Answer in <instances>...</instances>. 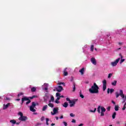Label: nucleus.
<instances>
[{
	"instance_id": "1",
	"label": "nucleus",
	"mask_w": 126,
	"mask_h": 126,
	"mask_svg": "<svg viewBox=\"0 0 126 126\" xmlns=\"http://www.w3.org/2000/svg\"><path fill=\"white\" fill-rule=\"evenodd\" d=\"M89 91L91 94H98L99 93V87L96 83H94L91 88L89 89Z\"/></svg>"
},
{
	"instance_id": "2",
	"label": "nucleus",
	"mask_w": 126,
	"mask_h": 126,
	"mask_svg": "<svg viewBox=\"0 0 126 126\" xmlns=\"http://www.w3.org/2000/svg\"><path fill=\"white\" fill-rule=\"evenodd\" d=\"M97 112L98 114H100L101 117H104L105 116V112H106V108L104 106H98L97 107Z\"/></svg>"
},
{
	"instance_id": "3",
	"label": "nucleus",
	"mask_w": 126,
	"mask_h": 126,
	"mask_svg": "<svg viewBox=\"0 0 126 126\" xmlns=\"http://www.w3.org/2000/svg\"><path fill=\"white\" fill-rule=\"evenodd\" d=\"M18 115L20 116V117L18 119L19 121H21L22 122L27 121V117L23 116V113H22V112H19Z\"/></svg>"
},
{
	"instance_id": "4",
	"label": "nucleus",
	"mask_w": 126,
	"mask_h": 126,
	"mask_svg": "<svg viewBox=\"0 0 126 126\" xmlns=\"http://www.w3.org/2000/svg\"><path fill=\"white\" fill-rule=\"evenodd\" d=\"M121 61V58H119L117 59L114 62H111L110 64L111 66L113 67H115V66H117L118 65V63H119V62Z\"/></svg>"
},
{
	"instance_id": "5",
	"label": "nucleus",
	"mask_w": 126,
	"mask_h": 126,
	"mask_svg": "<svg viewBox=\"0 0 126 126\" xmlns=\"http://www.w3.org/2000/svg\"><path fill=\"white\" fill-rule=\"evenodd\" d=\"M116 98H119V97L121 96L122 99H125V94H124V92H123V90H122L120 91V94H119L118 92H116Z\"/></svg>"
},
{
	"instance_id": "6",
	"label": "nucleus",
	"mask_w": 126,
	"mask_h": 126,
	"mask_svg": "<svg viewBox=\"0 0 126 126\" xmlns=\"http://www.w3.org/2000/svg\"><path fill=\"white\" fill-rule=\"evenodd\" d=\"M36 107V103L34 102L32 103V105L30 107V110L31 112H36V109H34Z\"/></svg>"
},
{
	"instance_id": "7",
	"label": "nucleus",
	"mask_w": 126,
	"mask_h": 126,
	"mask_svg": "<svg viewBox=\"0 0 126 126\" xmlns=\"http://www.w3.org/2000/svg\"><path fill=\"white\" fill-rule=\"evenodd\" d=\"M59 113V108H54L53 109V111L51 112V114L52 116H55V115H57Z\"/></svg>"
},
{
	"instance_id": "8",
	"label": "nucleus",
	"mask_w": 126,
	"mask_h": 126,
	"mask_svg": "<svg viewBox=\"0 0 126 126\" xmlns=\"http://www.w3.org/2000/svg\"><path fill=\"white\" fill-rule=\"evenodd\" d=\"M102 84H103V91H105L107 88V81L106 80H104L102 81Z\"/></svg>"
},
{
	"instance_id": "9",
	"label": "nucleus",
	"mask_w": 126,
	"mask_h": 126,
	"mask_svg": "<svg viewBox=\"0 0 126 126\" xmlns=\"http://www.w3.org/2000/svg\"><path fill=\"white\" fill-rule=\"evenodd\" d=\"M48 87H49V84L45 83L42 86V89L46 91V92H48Z\"/></svg>"
},
{
	"instance_id": "10",
	"label": "nucleus",
	"mask_w": 126,
	"mask_h": 126,
	"mask_svg": "<svg viewBox=\"0 0 126 126\" xmlns=\"http://www.w3.org/2000/svg\"><path fill=\"white\" fill-rule=\"evenodd\" d=\"M91 62L94 65H96L97 64V61H96V59L94 57L91 58Z\"/></svg>"
},
{
	"instance_id": "11",
	"label": "nucleus",
	"mask_w": 126,
	"mask_h": 126,
	"mask_svg": "<svg viewBox=\"0 0 126 126\" xmlns=\"http://www.w3.org/2000/svg\"><path fill=\"white\" fill-rule=\"evenodd\" d=\"M56 89L57 92H62V91H63V87L62 86H59L57 88H56Z\"/></svg>"
},
{
	"instance_id": "12",
	"label": "nucleus",
	"mask_w": 126,
	"mask_h": 126,
	"mask_svg": "<svg viewBox=\"0 0 126 126\" xmlns=\"http://www.w3.org/2000/svg\"><path fill=\"white\" fill-rule=\"evenodd\" d=\"M49 96H50V94H49V93H45V96L44 97V100L45 101H47V100L49 99Z\"/></svg>"
},
{
	"instance_id": "13",
	"label": "nucleus",
	"mask_w": 126,
	"mask_h": 126,
	"mask_svg": "<svg viewBox=\"0 0 126 126\" xmlns=\"http://www.w3.org/2000/svg\"><path fill=\"white\" fill-rule=\"evenodd\" d=\"M29 98L26 96H24V97L22 98V104L25 102V101H28Z\"/></svg>"
},
{
	"instance_id": "14",
	"label": "nucleus",
	"mask_w": 126,
	"mask_h": 126,
	"mask_svg": "<svg viewBox=\"0 0 126 126\" xmlns=\"http://www.w3.org/2000/svg\"><path fill=\"white\" fill-rule=\"evenodd\" d=\"M10 105V103H7V104H3V110H6L8 107Z\"/></svg>"
},
{
	"instance_id": "15",
	"label": "nucleus",
	"mask_w": 126,
	"mask_h": 126,
	"mask_svg": "<svg viewBox=\"0 0 126 126\" xmlns=\"http://www.w3.org/2000/svg\"><path fill=\"white\" fill-rule=\"evenodd\" d=\"M69 104H70V107H73V106L75 105V101H74V100H71Z\"/></svg>"
},
{
	"instance_id": "16",
	"label": "nucleus",
	"mask_w": 126,
	"mask_h": 126,
	"mask_svg": "<svg viewBox=\"0 0 126 126\" xmlns=\"http://www.w3.org/2000/svg\"><path fill=\"white\" fill-rule=\"evenodd\" d=\"M67 69V68H65L63 71V75L64 76H67L68 73L67 72V71H66V69Z\"/></svg>"
},
{
	"instance_id": "17",
	"label": "nucleus",
	"mask_w": 126,
	"mask_h": 126,
	"mask_svg": "<svg viewBox=\"0 0 126 126\" xmlns=\"http://www.w3.org/2000/svg\"><path fill=\"white\" fill-rule=\"evenodd\" d=\"M84 68H82L81 69L79 70V72H80L81 75H83L84 74V70H85Z\"/></svg>"
},
{
	"instance_id": "18",
	"label": "nucleus",
	"mask_w": 126,
	"mask_h": 126,
	"mask_svg": "<svg viewBox=\"0 0 126 126\" xmlns=\"http://www.w3.org/2000/svg\"><path fill=\"white\" fill-rule=\"evenodd\" d=\"M56 95V97H57L56 100L59 101V100H60V99H61V97H60V95H61V94H60L59 93H57Z\"/></svg>"
},
{
	"instance_id": "19",
	"label": "nucleus",
	"mask_w": 126,
	"mask_h": 126,
	"mask_svg": "<svg viewBox=\"0 0 126 126\" xmlns=\"http://www.w3.org/2000/svg\"><path fill=\"white\" fill-rule=\"evenodd\" d=\"M48 106L51 108H54V104H53L52 102H51V100L49 101Z\"/></svg>"
},
{
	"instance_id": "20",
	"label": "nucleus",
	"mask_w": 126,
	"mask_h": 126,
	"mask_svg": "<svg viewBox=\"0 0 126 126\" xmlns=\"http://www.w3.org/2000/svg\"><path fill=\"white\" fill-rule=\"evenodd\" d=\"M48 109V105H44L42 108V111L44 112Z\"/></svg>"
},
{
	"instance_id": "21",
	"label": "nucleus",
	"mask_w": 126,
	"mask_h": 126,
	"mask_svg": "<svg viewBox=\"0 0 126 126\" xmlns=\"http://www.w3.org/2000/svg\"><path fill=\"white\" fill-rule=\"evenodd\" d=\"M10 123H11V124H12V125H15L16 124V121H15V120H11L10 121Z\"/></svg>"
},
{
	"instance_id": "22",
	"label": "nucleus",
	"mask_w": 126,
	"mask_h": 126,
	"mask_svg": "<svg viewBox=\"0 0 126 126\" xmlns=\"http://www.w3.org/2000/svg\"><path fill=\"white\" fill-rule=\"evenodd\" d=\"M63 106L64 108H67V107L68 106V103L67 102H64Z\"/></svg>"
},
{
	"instance_id": "23",
	"label": "nucleus",
	"mask_w": 126,
	"mask_h": 126,
	"mask_svg": "<svg viewBox=\"0 0 126 126\" xmlns=\"http://www.w3.org/2000/svg\"><path fill=\"white\" fill-rule=\"evenodd\" d=\"M112 85L113 86H116L117 85V81L115 80L113 82L111 83Z\"/></svg>"
},
{
	"instance_id": "24",
	"label": "nucleus",
	"mask_w": 126,
	"mask_h": 126,
	"mask_svg": "<svg viewBox=\"0 0 126 126\" xmlns=\"http://www.w3.org/2000/svg\"><path fill=\"white\" fill-rule=\"evenodd\" d=\"M51 102H54L55 101V98L54 97V96L51 95V99L50 100Z\"/></svg>"
},
{
	"instance_id": "25",
	"label": "nucleus",
	"mask_w": 126,
	"mask_h": 126,
	"mask_svg": "<svg viewBox=\"0 0 126 126\" xmlns=\"http://www.w3.org/2000/svg\"><path fill=\"white\" fill-rule=\"evenodd\" d=\"M31 91L32 92H35V91H36V87H32V88Z\"/></svg>"
},
{
	"instance_id": "26",
	"label": "nucleus",
	"mask_w": 126,
	"mask_h": 126,
	"mask_svg": "<svg viewBox=\"0 0 126 126\" xmlns=\"http://www.w3.org/2000/svg\"><path fill=\"white\" fill-rule=\"evenodd\" d=\"M91 52H93V51H94V45H92L91 46Z\"/></svg>"
},
{
	"instance_id": "27",
	"label": "nucleus",
	"mask_w": 126,
	"mask_h": 126,
	"mask_svg": "<svg viewBox=\"0 0 126 126\" xmlns=\"http://www.w3.org/2000/svg\"><path fill=\"white\" fill-rule=\"evenodd\" d=\"M114 109L115 111H118L119 110V105H115Z\"/></svg>"
},
{
	"instance_id": "28",
	"label": "nucleus",
	"mask_w": 126,
	"mask_h": 126,
	"mask_svg": "<svg viewBox=\"0 0 126 126\" xmlns=\"http://www.w3.org/2000/svg\"><path fill=\"white\" fill-rule=\"evenodd\" d=\"M116 115H117V113L116 112H114L112 115V119H115L116 118Z\"/></svg>"
},
{
	"instance_id": "29",
	"label": "nucleus",
	"mask_w": 126,
	"mask_h": 126,
	"mask_svg": "<svg viewBox=\"0 0 126 126\" xmlns=\"http://www.w3.org/2000/svg\"><path fill=\"white\" fill-rule=\"evenodd\" d=\"M125 61H126L125 59H121V60H120V63L121 64H122V63H123L124 62H125Z\"/></svg>"
},
{
	"instance_id": "30",
	"label": "nucleus",
	"mask_w": 126,
	"mask_h": 126,
	"mask_svg": "<svg viewBox=\"0 0 126 126\" xmlns=\"http://www.w3.org/2000/svg\"><path fill=\"white\" fill-rule=\"evenodd\" d=\"M96 108H94V110H90V112L91 113H95V112H96Z\"/></svg>"
},
{
	"instance_id": "31",
	"label": "nucleus",
	"mask_w": 126,
	"mask_h": 126,
	"mask_svg": "<svg viewBox=\"0 0 126 126\" xmlns=\"http://www.w3.org/2000/svg\"><path fill=\"white\" fill-rule=\"evenodd\" d=\"M113 75L112 73H109L108 74V78H111L112 77V76Z\"/></svg>"
},
{
	"instance_id": "32",
	"label": "nucleus",
	"mask_w": 126,
	"mask_h": 126,
	"mask_svg": "<svg viewBox=\"0 0 126 126\" xmlns=\"http://www.w3.org/2000/svg\"><path fill=\"white\" fill-rule=\"evenodd\" d=\"M46 125L47 126H49V123H48V122H49V121H50V120L49 119V118H46Z\"/></svg>"
},
{
	"instance_id": "33",
	"label": "nucleus",
	"mask_w": 126,
	"mask_h": 126,
	"mask_svg": "<svg viewBox=\"0 0 126 126\" xmlns=\"http://www.w3.org/2000/svg\"><path fill=\"white\" fill-rule=\"evenodd\" d=\"M70 116L71 117H75V115L73 113H70Z\"/></svg>"
},
{
	"instance_id": "34",
	"label": "nucleus",
	"mask_w": 126,
	"mask_h": 126,
	"mask_svg": "<svg viewBox=\"0 0 126 126\" xmlns=\"http://www.w3.org/2000/svg\"><path fill=\"white\" fill-rule=\"evenodd\" d=\"M22 95H23V93H20L18 94V97H19V96H22Z\"/></svg>"
},
{
	"instance_id": "35",
	"label": "nucleus",
	"mask_w": 126,
	"mask_h": 126,
	"mask_svg": "<svg viewBox=\"0 0 126 126\" xmlns=\"http://www.w3.org/2000/svg\"><path fill=\"white\" fill-rule=\"evenodd\" d=\"M66 101H68L69 102V103H70L71 101V100H70V99L68 97H67L66 98Z\"/></svg>"
},
{
	"instance_id": "36",
	"label": "nucleus",
	"mask_w": 126,
	"mask_h": 126,
	"mask_svg": "<svg viewBox=\"0 0 126 126\" xmlns=\"http://www.w3.org/2000/svg\"><path fill=\"white\" fill-rule=\"evenodd\" d=\"M30 103H31V100L29 99L28 101L26 102V105H28V104H30Z\"/></svg>"
},
{
	"instance_id": "37",
	"label": "nucleus",
	"mask_w": 126,
	"mask_h": 126,
	"mask_svg": "<svg viewBox=\"0 0 126 126\" xmlns=\"http://www.w3.org/2000/svg\"><path fill=\"white\" fill-rule=\"evenodd\" d=\"M63 124L64 126H67V123L65 122H63Z\"/></svg>"
},
{
	"instance_id": "38",
	"label": "nucleus",
	"mask_w": 126,
	"mask_h": 126,
	"mask_svg": "<svg viewBox=\"0 0 126 126\" xmlns=\"http://www.w3.org/2000/svg\"><path fill=\"white\" fill-rule=\"evenodd\" d=\"M80 96L81 98H84V95H83L82 94H81V93L80 94Z\"/></svg>"
},
{
	"instance_id": "39",
	"label": "nucleus",
	"mask_w": 126,
	"mask_h": 126,
	"mask_svg": "<svg viewBox=\"0 0 126 126\" xmlns=\"http://www.w3.org/2000/svg\"><path fill=\"white\" fill-rule=\"evenodd\" d=\"M44 120H45V117L42 116V117L41 118V122H43V121H44Z\"/></svg>"
},
{
	"instance_id": "40",
	"label": "nucleus",
	"mask_w": 126,
	"mask_h": 126,
	"mask_svg": "<svg viewBox=\"0 0 126 126\" xmlns=\"http://www.w3.org/2000/svg\"><path fill=\"white\" fill-rule=\"evenodd\" d=\"M58 84L59 85H62V84H63V85H64V83H63V82H59Z\"/></svg>"
},
{
	"instance_id": "41",
	"label": "nucleus",
	"mask_w": 126,
	"mask_h": 126,
	"mask_svg": "<svg viewBox=\"0 0 126 126\" xmlns=\"http://www.w3.org/2000/svg\"><path fill=\"white\" fill-rule=\"evenodd\" d=\"M72 123H73V124H75V123H76V121L74 119H72Z\"/></svg>"
},
{
	"instance_id": "42",
	"label": "nucleus",
	"mask_w": 126,
	"mask_h": 126,
	"mask_svg": "<svg viewBox=\"0 0 126 126\" xmlns=\"http://www.w3.org/2000/svg\"><path fill=\"white\" fill-rule=\"evenodd\" d=\"M55 103H56V104H59L60 101L58 100L57 99H56Z\"/></svg>"
},
{
	"instance_id": "43",
	"label": "nucleus",
	"mask_w": 126,
	"mask_h": 126,
	"mask_svg": "<svg viewBox=\"0 0 126 126\" xmlns=\"http://www.w3.org/2000/svg\"><path fill=\"white\" fill-rule=\"evenodd\" d=\"M106 110H107V111H110V110H111V106H109L106 108Z\"/></svg>"
},
{
	"instance_id": "44",
	"label": "nucleus",
	"mask_w": 126,
	"mask_h": 126,
	"mask_svg": "<svg viewBox=\"0 0 126 126\" xmlns=\"http://www.w3.org/2000/svg\"><path fill=\"white\" fill-rule=\"evenodd\" d=\"M74 87H73V92H74V91H75V84H74Z\"/></svg>"
},
{
	"instance_id": "45",
	"label": "nucleus",
	"mask_w": 126,
	"mask_h": 126,
	"mask_svg": "<svg viewBox=\"0 0 126 126\" xmlns=\"http://www.w3.org/2000/svg\"><path fill=\"white\" fill-rule=\"evenodd\" d=\"M114 89H110V93L111 94H112V93H113V92H114Z\"/></svg>"
},
{
	"instance_id": "46",
	"label": "nucleus",
	"mask_w": 126,
	"mask_h": 126,
	"mask_svg": "<svg viewBox=\"0 0 126 126\" xmlns=\"http://www.w3.org/2000/svg\"><path fill=\"white\" fill-rule=\"evenodd\" d=\"M119 56L120 57V58H119L120 59H123V55H122V54H120Z\"/></svg>"
},
{
	"instance_id": "47",
	"label": "nucleus",
	"mask_w": 126,
	"mask_h": 126,
	"mask_svg": "<svg viewBox=\"0 0 126 126\" xmlns=\"http://www.w3.org/2000/svg\"><path fill=\"white\" fill-rule=\"evenodd\" d=\"M126 107L125 106H124L123 108H122L123 111H125V110H126Z\"/></svg>"
},
{
	"instance_id": "48",
	"label": "nucleus",
	"mask_w": 126,
	"mask_h": 126,
	"mask_svg": "<svg viewBox=\"0 0 126 126\" xmlns=\"http://www.w3.org/2000/svg\"><path fill=\"white\" fill-rule=\"evenodd\" d=\"M86 48H87V45H85L84 47H83V49L84 50V49H86Z\"/></svg>"
},
{
	"instance_id": "49",
	"label": "nucleus",
	"mask_w": 126,
	"mask_h": 126,
	"mask_svg": "<svg viewBox=\"0 0 126 126\" xmlns=\"http://www.w3.org/2000/svg\"><path fill=\"white\" fill-rule=\"evenodd\" d=\"M84 126V124L81 123V124H79L78 126Z\"/></svg>"
},
{
	"instance_id": "50",
	"label": "nucleus",
	"mask_w": 126,
	"mask_h": 126,
	"mask_svg": "<svg viewBox=\"0 0 126 126\" xmlns=\"http://www.w3.org/2000/svg\"><path fill=\"white\" fill-rule=\"evenodd\" d=\"M110 89H108V90H107V93H108V94H109V93H110Z\"/></svg>"
},
{
	"instance_id": "51",
	"label": "nucleus",
	"mask_w": 126,
	"mask_h": 126,
	"mask_svg": "<svg viewBox=\"0 0 126 126\" xmlns=\"http://www.w3.org/2000/svg\"><path fill=\"white\" fill-rule=\"evenodd\" d=\"M112 104H114V105H116V102H115V101H114V100L112 101Z\"/></svg>"
},
{
	"instance_id": "52",
	"label": "nucleus",
	"mask_w": 126,
	"mask_h": 126,
	"mask_svg": "<svg viewBox=\"0 0 126 126\" xmlns=\"http://www.w3.org/2000/svg\"><path fill=\"white\" fill-rule=\"evenodd\" d=\"M35 97H36V96L33 95L32 97H31V99H33V98H35Z\"/></svg>"
},
{
	"instance_id": "53",
	"label": "nucleus",
	"mask_w": 126,
	"mask_h": 126,
	"mask_svg": "<svg viewBox=\"0 0 126 126\" xmlns=\"http://www.w3.org/2000/svg\"><path fill=\"white\" fill-rule=\"evenodd\" d=\"M60 98H63V95H61L59 96Z\"/></svg>"
},
{
	"instance_id": "54",
	"label": "nucleus",
	"mask_w": 126,
	"mask_h": 126,
	"mask_svg": "<svg viewBox=\"0 0 126 126\" xmlns=\"http://www.w3.org/2000/svg\"><path fill=\"white\" fill-rule=\"evenodd\" d=\"M117 125H120L121 124V123L120 122V121H118L117 122Z\"/></svg>"
},
{
	"instance_id": "55",
	"label": "nucleus",
	"mask_w": 126,
	"mask_h": 126,
	"mask_svg": "<svg viewBox=\"0 0 126 126\" xmlns=\"http://www.w3.org/2000/svg\"><path fill=\"white\" fill-rule=\"evenodd\" d=\"M60 119H63V116H61L60 117Z\"/></svg>"
},
{
	"instance_id": "56",
	"label": "nucleus",
	"mask_w": 126,
	"mask_h": 126,
	"mask_svg": "<svg viewBox=\"0 0 126 126\" xmlns=\"http://www.w3.org/2000/svg\"><path fill=\"white\" fill-rule=\"evenodd\" d=\"M55 118L57 120V121H58V120H59V117H56Z\"/></svg>"
},
{
	"instance_id": "57",
	"label": "nucleus",
	"mask_w": 126,
	"mask_h": 126,
	"mask_svg": "<svg viewBox=\"0 0 126 126\" xmlns=\"http://www.w3.org/2000/svg\"><path fill=\"white\" fill-rule=\"evenodd\" d=\"M16 101H20V99L19 98L16 99Z\"/></svg>"
},
{
	"instance_id": "58",
	"label": "nucleus",
	"mask_w": 126,
	"mask_h": 126,
	"mask_svg": "<svg viewBox=\"0 0 126 126\" xmlns=\"http://www.w3.org/2000/svg\"><path fill=\"white\" fill-rule=\"evenodd\" d=\"M119 45H123V42H119Z\"/></svg>"
},
{
	"instance_id": "59",
	"label": "nucleus",
	"mask_w": 126,
	"mask_h": 126,
	"mask_svg": "<svg viewBox=\"0 0 126 126\" xmlns=\"http://www.w3.org/2000/svg\"><path fill=\"white\" fill-rule=\"evenodd\" d=\"M55 124L52 123V124H51V126H55Z\"/></svg>"
},
{
	"instance_id": "60",
	"label": "nucleus",
	"mask_w": 126,
	"mask_h": 126,
	"mask_svg": "<svg viewBox=\"0 0 126 126\" xmlns=\"http://www.w3.org/2000/svg\"><path fill=\"white\" fill-rule=\"evenodd\" d=\"M6 100H10V99H9V98H8V97H6Z\"/></svg>"
},
{
	"instance_id": "61",
	"label": "nucleus",
	"mask_w": 126,
	"mask_h": 126,
	"mask_svg": "<svg viewBox=\"0 0 126 126\" xmlns=\"http://www.w3.org/2000/svg\"><path fill=\"white\" fill-rule=\"evenodd\" d=\"M86 83L87 84L89 83V81H86Z\"/></svg>"
},
{
	"instance_id": "62",
	"label": "nucleus",
	"mask_w": 126,
	"mask_h": 126,
	"mask_svg": "<svg viewBox=\"0 0 126 126\" xmlns=\"http://www.w3.org/2000/svg\"><path fill=\"white\" fill-rule=\"evenodd\" d=\"M15 124H16V125H19V123H16V122Z\"/></svg>"
},
{
	"instance_id": "63",
	"label": "nucleus",
	"mask_w": 126,
	"mask_h": 126,
	"mask_svg": "<svg viewBox=\"0 0 126 126\" xmlns=\"http://www.w3.org/2000/svg\"><path fill=\"white\" fill-rule=\"evenodd\" d=\"M126 102L125 103L124 105V106H126Z\"/></svg>"
},
{
	"instance_id": "64",
	"label": "nucleus",
	"mask_w": 126,
	"mask_h": 126,
	"mask_svg": "<svg viewBox=\"0 0 126 126\" xmlns=\"http://www.w3.org/2000/svg\"><path fill=\"white\" fill-rule=\"evenodd\" d=\"M95 51H97V49L94 48Z\"/></svg>"
}]
</instances>
